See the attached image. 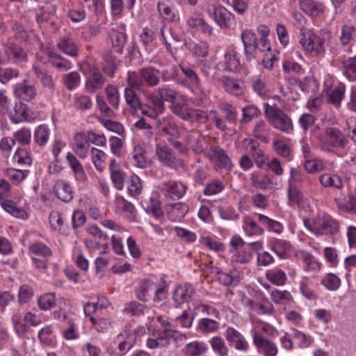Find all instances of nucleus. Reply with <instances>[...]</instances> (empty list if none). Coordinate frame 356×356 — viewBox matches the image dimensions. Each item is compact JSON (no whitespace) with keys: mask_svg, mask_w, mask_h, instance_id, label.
Listing matches in <instances>:
<instances>
[{"mask_svg":"<svg viewBox=\"0 0 356 356\" xmlns=\"http://www.w3.org/2000/svg\"><path fill=\"white\" fill-rule=\"evenodd\" d=\"M178 334V332L172 328L158 330L154 333V335L159 341L161 347L168 346L170 344V339L177 338Z\"/></svg>","mask_w":356,"mask_h":356,"instance_id":"33","label":"nucleus"},{"mask_svg":"<svg viewBox=\"0 0 356 356\" xmlns=\"http://www.w3.org/2000/svg\"><path fill=\"white\" fill-rule=\"evenodd\" d=\"M209 343L213 350L218 353L220 356H227L228 354V348L224 340L220 337H214L209 340Z\"/></svg>","mask_w":356,"mask_h":356,"instance_id":"50","label":"nucleus"},{"mask_svg":"<svg viewBox=\"0 0 356 356\" xmlns=\"http://www.w3.org/2000/svg\"><path fill=\"white\" fill-rule=\"evenodd\" d=\"M106 93L109 104L115 108H118L120 102V95L118 88L113 85H108L106 88Z\"/></svg>","mask_w":356,"mask_h":356,"instance_id":"58","label":"nucleus"},{"mask_svg":"<svg viewBox=\"0 0 356 356\" xmlns=\"http://www.w3.org/2000/svg\"><path fill=\"white\" fill-rule=\"evenodd\" d=\"M57 47L65 54L71 57H76L79 49L75 42L69 38H60L57 43Z\"/></svg>","mask_w":356,"mask_h":356,"instance_id":"27","label":"nucleus"},{"mask_svg":"<svg viewBox=\"0 0 356 356\" xmlns=\"http://www.w3.org/2000/svg\"><path fill=\"white\" fill-rule=\"evenodd\" d=\"M250 152L254 159L257 165L261 168L266 160L264 151L259 149L256 143L252 142L250 146Z\"/></svg>","mask_w":356,"mask_h":356,"instance_id":"62","label":"nucleus"},{"mask_svg":"<svg viewBox=\"0 0 356 356\" xmlns=\"http://www.w3.org/2000/svg\"><path fill=\"white\" fill-rule=\"evenodd\" d=\"M252 337L254 344L265 356L277 355L278 348L274 342L257 332H254Z\"/></svg>","mask_w":356,"mask_h":356,"instance_id":"10","label":"nucleus"},{"mask_svg":"<svg viewBox=\"0 0 356 356\" xmlns=\"http://www.w3.org/2000/svg\"><path fill=\"white\" fill-rule=\"evenodd\" d=\"M1 206L6 212L14 217L22 219L27 218V213L24 209L17 207L15 203L13 200H2L1 202Z\"/></svg>","mask_w":356,"mask_h":356,"instance_id":"34","label":"nucleus"},{"mask_svg":"<svg viewBox=\"0 0 356 356\" xmlns=\"http://www.w3.org/2000/svg\"><path fill=\"white\" fill-rule=\"evenodd\" d=\"M195 293V288L191 284H180L173 293V299L177 305L188 302Z\"/></svg>","mask_w":356,"mask_h":356,"instance_id":"15","label":"nucleus"},{"mask_svg":"<svg viewBox=\"0 0 356 356\" xmlns=\"http://www.w3.org/2000/svg\"><path fill=\"white\" fill-rule=\"evenodd\" d=\"M105 83V78L99 71H94L87 79L85 88L89 93H93L96 90L102 88Z\"/></svg>","mask_w":356,"mask_h":356,"instance_id":"23","label":"nucleus"},{"mask_svg":"<svg viewBox=\"0 0 356 356\" xmlns=\"http://www.w3.org/2000/svg\"><path fill=\"white\" fill-rule=\"evenodd\" d=\"M183 120L191 122H206L209 120L207 113L199 109L186 108Z\"/></svg>","mask_w":356,"mask_h":356,"instance_id":"32","label":"nucleus"},{"mask_svg":"<svg viewBox=\"0 0 356 356\" xmlns=\"http://www.w3.org/2000/svg\"><path fill=\"white\" fill-rule=\"evenodd\" d=\"M264 106L265 115L275 129L286 134L293 131L291 120L282 110L268 103H264Z\"/></svg>","mask_w":356,"mask_h":356,"instance_id":"1","label":"nucleus"},{"mask_svg":"<svg viewBox=\"0 0 356 356\" xmlns=\"http://www.w3.org/2000/svg\"><path fill=\"white\" fill-rule=\"evenodd\" d=\"M66 158L74 173L75 174L76 179L81 181L85 180L86 175L84 170L76 156L71 153H68Z\"/></svg>","mask_w":356,"mask_h":356,"instance_id":"43","label":"nucleus"},{"mask_svg":"<svg viewBox=\"0 0 356 356\" xmlns=\"http://www.w3.org/2000/svg\"><path fill=\"white\" fill-rule=\"evenodd\" d=\"M13 161L22 166L29 167L32 163L29 153L24 149L19 148L13 156Z\"/></svg>","mask_w":356,"mask_h":356,"instance_id":"51","label":"nucleus"},{"mask_svg":"<svg viewBox=\"0 0 356 356\" xmlns=\"http://www.w3.org/2000/svg\"><path fill=\"white\" fill-rule=\"evenodd\" d=\"M199 329L205 333L216 331L219 327V323L215 320L207 318H203L200 320L198 323Z\"/></svg>","mask_w":356,"mask_h":356,"instance_id":"59","label":"nucleus"},{"mask_svg":"<svg viewBox=\"0 0 356 356\" xmlns=\"http://www.w3.org/2000/svg\"><path fill=\"white\" fill-rule=\"evenodd\" d=\"M138 335L134 332L124 331L117 337L120 355L126 354L136 344Z\"/></svg>","mask_w":356,"mask_h":356,"instance_id":"13","label":"nucleus"},{"mask_svg":"<svg viewBox=\"0 0 356 356\" xmlns=\"http://www.w3.org/2000/svg\"><path fill=\"white\" fill-rule=\"evenodd\" d=\"M243 229L248 236L261 235L264 233V229L260 227L250 216L244 217Z\"/></svg>","mask_w":356,"mask_h":356,"instance_id":"39","label":"nucleus"},{"mask_svg":"<svg viewBox=\"0 0 356 356\" xmlns=\"http://www.w3.org/2000/svg\"><path fill=\"white\" fill-rule=\"evenodd\" d=\"M300 35V43L307 51L314 56L320 55L324 52L321 39L309 29H301Z\"/></svg>","mask_w":356,"mask_h":356,"instance_id":"4","label":"nucleus"},{"mask_svg":"<svg viewBox=\"0 0 356 356\" xmlns=\"http://www.w3.org/2000/svg\"><path fill=\"white\" fill-rule=\"evenodd\" d=\"M340 279L334 274L328 273L321 280V284L330 291H335L340 286Z\"/></svg>","mask_w":356,"mask_h":356,"instance_id":"56","label":"nucleus"},{"mask_svg":"<svg viewBox=\"0 0 356 356\" xmlns=\"http://www.w3.org/2000/svg\"><path fill=\"white\" fill-rule=\"evenodd\" d=\"M225 337L229 344L236 350L245 352L248 349L249 345L243 335L232 327H228L225 332Z\"/></svg>","mask_w":356,"mask_h":356,"instance_id":"9","label":"nucleus"},{"mask_svg":"<svg viewBox=\"0 0 356 356\" xmlns=\"http://www.w3.org/2000/svg\"><path fill=\"white\" fill-rule=\"evenodd\" d=\"M186 187L180 182L170 181L163 184V189L168 192L171 198L179 199L186 193Z\"/></svg>","mask_w":356,"mask_h":356,"instance_id":"28","label":"nucleus"},{"mask_svg":"<svg viewBox=\"0 0 356 356\" xmlns=\"http://www.w3.org/2000/svg\"><path fill=\"white\" fill-rule=\"evenodd\" d=\"M49 129L46 125L38 127L34 132V140L40 146H44L48 141Z\"/></svg>","mask_w":356,"mask_h":356,"instance_id":"48","label":"nucleus"},{"mask_svg":"<svg viewBox=\"0 0 356 356\" xmlns=\"http://www.w3.org/2000/svg\"><path fill=\"white\" fill-rule=\"evenodd\" d=\"M124 97L127 104L133 110L137 111L138 108L141 106V102L137 95L136 91L131 88H126L124 90Z\"/></svg>","mask_w":356,"mask_h":356,"instance_id":"47","label":"nucleus"},{"mask_svg":"<svg viewBox=\"0 0 356 356\" xmlns=\"http://www.w3.org/2000/svg\"><path fill=\"white\" fill-rule=\"evenodd\" d=\"M91 153L96 169L99 171H103L104 168L105 153L95 147L91 149Z\"/></svg>","mask_w":356,"mask_h":356,"instance_id":"61","label":"nucleus"},{"mask_svg":"<svg viewBox=\"0 0 356 356\" xmlns=\"http://www.w3.org/2000/svg\"><path fill=\"white\" fill-rule=\"evenodd\" d=\"M92 99L86 95H76L74 97V106L80 111L90 110L92 107Z\"/></svg>","mask_w":356,"mask_h":356,"instance_id":"42","label":"nucleus"},{"mask_svg":"<svg viewBox=\"0 0 356 356\" xmlns=\"http://www.w3.org/2000/svg\"><path fill=\"white\" fill-rule=\"evenodd\" d=\"M207 157L214 165L216 170L224 168L227 171L232 169V163L225 151L216 145H211L206 154Z\"/></svg>","mask_w":356,"mask_h":356,"instance_id":"5","label":"nucleus"},{"mask_svg":"<svg viewBox=\"0 0 356 356\" xmlns=\"http://www.w3.org/2000/svg\"><path fill=\"white\" fill-rule=\"evenodd\" d=\"M128 86L127 88H131L133 90H143L145 86L144 81L140 76L139 72H129L127 76Z\"/></svg>","mask_w":356,"mask_h":356,"instance_id":"52","label":"nucleus"},{"mask_svg":"<svg viewBox=\"0 0 356 356\" xmlns=\"http://www.w3.org/2000/svg\"><path fill=\"white\" fill-rule=\"evenodd\" d=\"M157 127L161 136H169L171 138H178L179 133L177 125L165 118L158 120Z\"/></svg>","mask_w":356,"mask_h":356,"instance_id":"26","label":"nucleus"},{"mask_svg":"<svg viewBox=\"0 0 356 356\" xmlns=\"http://www.w3.org/2000/svg\"><path fill=\"white\" fill-rule=\"evenodd\" d=\"M271 250L281 259L288 257L291 250V243L289 241L277 239L272 243Z\"/></svg>","mask_w":356,"mask_h":356,"instance_id":"37","label":"nucleus"},{"mask_svg":"<svg viewBox=\"0 0 356 356\" xmlns=\"http://www.w3.org/2000/svg\"><path fill=\"white\" fill-rule=\"evenodd\" d=\"M188 211V207L183 202H177L170 205L168 215L174 220H179L183 218Z\"/></svg>","mask_w":356,"mask_h":356,"instance_id":"41","label":"nucleus"},{"mask_svg":"<svg viewBox=\"0 0 356 356\" xmlns=\"http://www.w3.org/2000/svg\"><path fill=\"white\" fill-rule=\"evenodd\" d=\"M318 236H333L339 232V224L330 216L324 215L318 220Z\"/></svg>","mask_w":356,"mask_h":356,"instance_id":"12","label":"nucleus"},{"mask_svg":"<svg viewBox=\"0 0 356 356\" xmlns=\"http://www.w3.org/2000/svg\"><path fill=\"white\" fill-rule=\"evenodd\" d=\"M244 54L248 60H251L256 57V43L257 37L254 32L250 29H245L241 35Z\"/></svg>","mask_w":356,"mask_h":356,"instance_id":"11","label":"nucleus"},{"mask_svg":"<svg viewBox=\"0 0 356 356\" xmlns=\"http://www.w3.org/2000/svg\"><path fill=\"white\" fill-rule=\"evenodd\" d=\"M144 83L149 87H154L160 82L159 70L153 67H146L139 70Z\"/></svg>","mask_w":356,"mask_h":356,"instance_id":"20","label":"nucleus"},{"mask_svg":"<svg viewBox=\"0 0 356 356\" xmlns=\"http://www.w3.org/2000/svg\"><path fill=\"white\" fill-rule=\"evenodd\" d=\"M30 118L29 109L27 106L23 103L15 105L14 113L11 114V120L13 122L17 124L23 121H28Z\"/></svg>","mask_w":356,"mask_h":356,"instance_id":"31","label":"nucleus"},{"mask_svg":"<svg viewBox=\"0 0 356 356\" xmlns=\"http://www.w3.org/2000/svg\"><path fill=\"white\" fill-rule=\"evenodd\" d=\"M54 190L56 197L64 202H69L73 198L72 187L62 179L56 181Z\"/></svg>","mask_w":356,"mask_h":356,"instance_id":"16","label":"nucleus"},{"mask_svg":"<svg viewBox=\"0 0 356 356\" xmlns=\"http://www.w3.org/2000/svg\"><path fill=\"white\" fill-rule=\"evenodd\" d=\"M109 37L113 47L116 49L118 53L122 54L127 40V35L124 33L113 29L109 33Z\"/></svg>","mask_w":356,"mask_h":356,"instance_id":"38","label":"nucleus"},{"mask_svg":"<svg viewBox=\"0 0 356 356\" xmlns=\"http://www.w3.org/2000/svg\"><path fill=\"white\" fill-rule=\"evenodd\" d=\"M224 118L220 117L215 111H211L213 114L212 121L216 127L220 131H225L227 129V122L230 125H235L238 120L236 108L232 104H225L221 108Z\"/></svg>","mask_w":356,"mask_h":356,"instance_id":"3","label":"nucleus"},{"mask_svg":"<svg viewBox=\"0 0 356 356\" xmlns=\"http://www.w3.org/2000/svg\"><path fill=\"white\" fill-rule=\"evenodd\" d=\"M243 118L241 122L242 123H247L250 122L253 118H257L260 115V110L254 105H250L243 108Z\"/></svg>","mask_w":356,"mask_h":356,"instance_id":"57","label":"nucleus"},{"mask_svg":"<svg viewBox=\"0 0 356 356\" xmlns=\"http://www.w3.org/2000/svg\"><path fill=\"white\" fill-rule=\"evenodd\" d=\"M156 155L159 160L167 166L175 164L176 157L173 150L165 145H156Z\"/></svg>","mask_w":356,"mask_h":356,"instance_id":"21","label":"nucleus"},{"mask_svg":"<svg viewBox=\"0 0 356 356\" xmlns=\"http://www.w3.org/2000/svg\"><path fill=\"white\" fill-rule=\"evenodd\" d=\"M157 8L163 19L169 22H175L179 20L178 12L172 7L164 3H158Z\"/></svg>","mask_w":356,"mask_h":356,"instance_id":"30","label":"nucleus"},{"mask_svg":"<svg viewBox=\"0 0 356 356\" xmlns=\"http://www.w3.org/2000/svg\"><path fill=\"white\" fill-rule=\"evenodd\" d=\"M134 165L139 168H145L151 163L148 152L141 146H136L132 152Z\"/></svg>","mask_w":356,"mask_h":356,"instance_id":"22","label":"nucleus"},{"mask_svg":"<svg viewBox=\"0 0 356 356\" xmlns=\"http://www.w3.org/2000/svg\"><path fill=\"white\" fill-rule=\"evenodd\" d=\"M218 81L227 92L236 96L242 94L243 90L241 86L234 79L227 76H223L220 78Z\"/></svg>","mask_w":356,"mask_h":356,"instance_id":"36","label":"nucleus"},{"mask_svg":"<svg viewBox=\"0 0 356 356\" xmlns=\"http://www.w3.org/2000/svg\"><path fill=\"white\" fill-rule=\"evenodd\" d=\"M155 286L156 284L150 279L147 278L141 280L136 289V298L142 302H146L147 296L154 289Z\"/></svg>","mask_w":356,"mask_h":356,"instance_id":"24","label":"nucleus"},{"mask_svg":"<svg viewBox=\"0 0 356 356\" xmlns=\"http://www.w3.org/2000/svg\"><path fill=\"white\" fill-rule=\"evenodd\" d=\"M341 62L343 74L350 81H356V56H339Z\"/></svg>","mask_w":356,"mask_h":356,"instance_id":"18","label":"nucleus"},{"mask_svg":"<svg viewBox=\"0 0 356 356\" xmlns=\"http://www.w3.org/2000/svg\"><path fill=\"white\" fill-rule=\"evenodd\" d=\"M339 40L343 46H346L351 40L356 41V28L348 24L342 26Z\"/></svg>","mask_w":356,"mask_h":356,"instance_id":"40","label":"nucleus"},{"mask_svg":"<svg viewBox=\"0 0 356 356\" xmlns=\"http://www.w3.org/2000/svg\"><path fill=\"white\" fill-rule=\"evenodd\" d=\"M30 252L35 255H41L44 257L51 256V250L42 242H35L29 246Z\"/></svg>","mask_w":356,"mask_h":356,"instance_id":"60","label":"nucleus"},{"mask_svg":"<svg viewBox=\"0 0 356 356\" xmlns=\"http://www.w3.org/2000/svg\"><path fill=\"white\" fill-rule=\"evenodd\" d=\"M145 307L144 305L136 301H131L126 305L124 312L131 316H138L143 314Z\"/></svg>","mask_w":356,"mask_h":356,"instance_id":"63","label":"nucleus"},{"mask_svg":"<svg viewBox=\"0 0 356 356\" xmlns=\"http://www.w3.org/2000/svg\"><path fill=\"white\" fill-rule=\"evenodd\" d=\"M207 13L221 28H231L235 24L234 15L224 7L209 6Z\"/></svg>","mask_w":356,"mask_h":356,"instance_id":"6","label":"nucleus"},{"mask_svg":"<svg viewBox=\"0 0 356 356\" xmlns=\"http://www.w3.org/2000/svg\"><path fill=\"white\" fill-rule=\"evenodd\" d=\"M14 92L17 97L26 102L33 99L37 95L35 86L26 83L22 85H17Z\"/></svg>","mask_w":356,"mask_h":356,"instance_id":"25","label":"nucleus"},{"mask_svg":"<svg viewBox=\"0 0 356 356\" xmlns=\"http://www.w3.org/2000/svg\"><path fill=\"white\" fill-rule=\"evenodd\" d=\"M34 296V291L31 286L23 284L20 286L18 293V301L20 305L29 302Z\"/></svg>","mask_w":356,"mask_h":356,"instance_id":"54","label":"nucleus"},{"mask_svg":"<svg viewBox=\"0 0 356 356\" xmlns=\"http://www.w3.org/2000/svg\"><path fill=\"white\" fill-rule=\"evenodd\" d=\"M325 134L328 136L329 142L334 147L343 148L348 144V139L336 127H329L325 130Z\"/></svg>","mask_w":356,"mask_h":356,"instance_id":"19","label":"nucleus"},{"mask_svg":"<svg viewBox=\"0 0 356 356\" xmlns=\"http://www.w3.org/2000/svg\"><path fill=\"white\" fill-rule=\"evenodd\" d=\"M56 295L54 293H47L42 295L38 300L40 309L48 310L56 306Z\"/></svg>","mask_w":356,"mask_h":356,"instance_id":"46","label":"nucleus"},{"mask_svg":"<svg viewBox=\"0 0 356 356\" xmlns=\"http://www.w3.org/2000/svg\"><path fill=\"white\" fill-rule=\"evenodd\" d=\"M206 351V347L203 343L193 341L186 346V352L189 356H200Z\"/></svg>","mask_w":356,"mask_h":356,"instance_id":"64","label":"nucleus"},{"mask_svg":"<svg viewBox=\"0 0 356 356\" xmlns=\"http://www.w3.org/2000/svg\"><path fill=\"white\" fill-rule=\"evenodd\" d=\"M319 181L324 187H333L337 189L343 188L341 177L335 174L325 173L319 177Z\"/></svg>","mask_w":356,"mask_h":356,"instance_id":"35","label":"nucleus"},{"mask_svg":"<svg viewBox=\"0 0 356 356\" xmlns=\"http://www.w3.org/2000/svg\"><path fill=\"white\" fill-rule=\"evenodd\" d=\"M242 65L238 53L232 46L227 49L224 54L223 60L218 63V65L222 67V70L229 72L238 71Z\"/></svg>","mask_w":356,"mask_h":356,"instance_id":"8","label":"nucleus"},{"mask_svg":"<svg viewBox=\"0 0 356 356\" xmlns=\"http://www.w3.org/2000/svg\"><path fill=\"white\" fill-rule=\"evenodd\" d=\"M254 133L256 138L266 143L268 142L269 129L264 121L260 120L255 124Z\"/></svg>","mask_w":356,"mask_h":356,"instance_id":"49","label":"nucleus"},{"mask_svg":"<svg viewBox=\"0 0 356 356\" xmlns=\"http://www.w3.org/2000/svg\"><path fill=\"white\" fill-rule=\"evenodd\" d=\"M300 6L304 13L312 17H317L325 10L324 4L314 0H300Z\"/></svg>","mask_w":356,"mask_h":356,"instance_id":"17","label":"nucleus"},{"mask_svg":"<svg viewBox=\"0 0 356 356\" xmlns=\"http://www.w3.org/2000/svg\"><path fill=\"white\" fill-rule=\"evenodd\" d=\"M259 221L267 226V227L270 230L275 233L280 234L282 232V225L278 221L274 220L273 219L269 218L268 217L263 215H258Z\"/></svg>","mask_w":356,"mask_h":356,"instance_id":"55","label":"nucleus"},{"mask_svg":"<svg viewBox=\"0 0 356 356\" xmlns=\"http://www.w3.org/2000/svg\"><path fill=\"white\" fill-rule=\"evenodd\" d=\"M179 67L186 81H188L190 84L196 87L200 86L199 76L192 67L184 64H179Z\"/></svg>","mask_w":356,"mask_h":356,"instance_id":"45","label":"nucleus"},{"mask_svg":"<svg viewBox=\"0 0 356 356\" xmlns=\"http://www.w3.org/2000/svg\"><path fill=\"white\" fill-rule=\"evenodd\" d=\"M14 330L19 338H25L30 330V326H37L42 322L40 316L28 312L23 317L20 314H15L12 317Z\"/></svg>","mask_w":356,"mask_h":356,"instance_id":"2","label":"nucleus"},{"mask_svg":"<svg viewBox=\"0 0 356 356\" xmlns=\"http://www.w3.org/2000/svg\"><path fill=\"white\" fill-rule=\"evenodd\" d=\"M186 24L191 31H200L202 33L209 36L213 33L212 27L200 16L193 15L189 17Z\"/></svg>","mask_w":356,"mask_h":356,"instance_id":"14","label":"nucleus"},{"mask_svg":"<svg viewBox=\"0 0 356 356\" xmlns=\"http://www.w3.org/2000/svg\"><path fill=\"white\" fill-rule=\"evenodd\" d=\"M266 278L271 283L277 286H282L286 280V275L283 270L275 268L266 272Z\"/></svg>","mask_w":356,"mask_h":356,"instance_id":"44","label":"nucleus"},{"mask_svg":"<svg viewBox=\"0 0 356 356\" xmlns=\"http://www.w3.org/2000/svg\"><path fill=\"white\" fill-rule=\"evenodd\" d=\"M48 56L49 57V63L58 70L67 71L71 69V63L60 55L54 52L53 51H49L48 52Z\"/></svg>","mask_w":356,"mask_h":356,"instance_id":"29","label":"nucleus"},{"mask_svg":"<svg viewBox=\"0 0 356 356\" xmlns=\"http://www.w3.org/2000/svg\"><path fill=\"white\" fill-rule=\"evenodd\" d=\"M3 56L6 63L11 62L15 64H19L27 60V54L25 51L20 46L13 42L4 45Z\"/></svg>","mask_w":356,"mask_h":356,"instance_id":"7","label":"nucleus"},{"mask_svg":"<svg viewBox=\"0 0 356 356\" xmlns=\"http://www.w3.org/2000/svg\"><path fill=\"white\" fill-rule=\"evenodd\" d=\"M33 70L36 77L40 80L44 87L49 89H53L54 88V83L51 76L49 75L45 72L42 71L41 69L35 65L33 66Z\"/></svg>","mask_w":356,"mask_h":356,"instance_id":"53","label":"nucleus"}]
</instances>
